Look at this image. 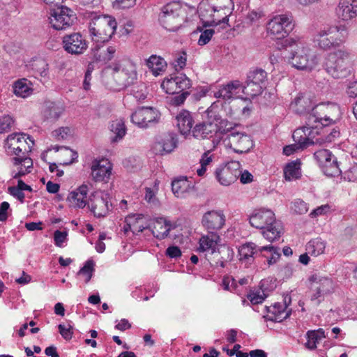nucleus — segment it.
Masks as SVG:
<instances>
[{
    "instance_id": "nucleus-53",
    "label": "nucleus",
    "mask_w": 357,
    "mask_h": 357,
    "mask_svg": "<svg viewBox=\"0 0 357 357\" xmlns=\"http://www.w3.org/2000/svg\"><path fill=\"white\" fill-rule=\"evenodd\" d=\"M132 94L134 98L137 100H144L147 96L146 87L144 86V84H140L139 86H135L132 89Z\"/></svg>"
},
{
    "instance_id": "nucleus-41",
    "label": "nucleus",
    "mask_w": 357,
    "mask_h": 357,
    "mask_svg": "<svg viewBox=\"0 0 357 357\" xmlns=\"http://www.w3.org/2000/svg\"><path fill=\"white\" fill-rule=\"evenodd\" d=\"M321 168L323 172L328 176H336L341 173L337 158L333 154L331 155V158L323 164Z\"/></svg>"
},
{
    "instance_id": "nucleus-47",
    "label": "nucleus",
    "mask_w": 357,
    "mask_h": 357,
    "mask_svg": "<svg viewBox=\"0 0 357 357\" xmlns=\"http://www.w3.org/2000/svg\"><path fill=\"white\" fill-rule=\"evenodd\" d=\"M266 297V295L264 294V291L261 289L252 291L248 295V298L253 305H257L263 303Z\"/></svg>"
},
{
    "instance_id": "nucleus-54",
    "label": "nucleus",
    "mask_w": 357,
    "mask_h": 357,
    "mask_svg": "<svg viewBox=\"0 0 357 357\" xmlns=\"http://www.w3.org/2000/svg\"><path fill=\"white\" fill-rule=\"evenodd\" d=\"M13 120L10 116H3L0 119V134L10 130Z\"/></svg>"
},
{
    "instance_id": "nucleus-22",
    "label": "nucleus",
    "mask_w": 357,
    "mask_h": 357,
    "mask_svg": "<svg viewBox=\"0 0 357 357\" xmlns=\"http://www.w3.org/2000/svg\"><path fill=\"white\" fill-rule=\"evenodd\" d=\"M176 135L168 132L160 136L155 142L153 150L155 154L163 155L172 152L177 146Z\"/></svg>"
},
{
    "instance_id": "nucleus-14",
    "label": "nucleus",
    "mask_w": 357,
    "mask_h": 357,
    "mask_svg": "<svg viewBox=\"0 0 357 357\" xmlns=\"http://www.w3.org/2000/svg\"><path fill=\"white\" fill-rule=\"evenodd\" d=\"M208 120L195 125L192 130V136L198 139H210L213 137L218 130V123L221 119L217 115L209 116Z\"/></svg>"
},
{
    "instance_id": "nucleus-63",
    "label": "nucleus",
    "mask_w": 357,
    "mask_h": 357,
    "mask_svg": "<svg viewBox=\"0 0 357 357\" xmlns=\"http://www.w3.org/2000/svg\"><path fill=\"white\" fill-rule=\"evenodd\" d=\"M330 210V206L328 204L322 205L314 209L310 214L312 218H315L319 215H324Z\"/></svg>"
},
{
    "instance_id": "nucleus-37",
    "label": "nucleus",
    "mask_w": 357,
    "mask_h": 357,
    "mask_svg": "<svg viewBox=\"0 0 357 357\" xmlns=\"http://www.w3.org/2000/svg\"><path fill=\"white\" fill-rule=\"evenodd\" d=\"M260 229L263 236L270 242L279 239L284 232L282 225H267V227Z\"/></svg>"
},
{
    "instance_id": "nucleus-39",
    "label": "nucleus",
    "mask_w": 357,
    "mask_h": 357,
    "mask_svg": "<svg viewBox=\"0 0 357 357\" xmlns=\"http://www.w3.org/2000/svg\"><path fill=\"white\" fill-rule=\"evenodd\" d=\"M219 238L218 236H204L199 239L200 252H210V255L217 250V240Z\"/></svg>"
},
{
    "instance_id": "nucleus-30",
    "label": "nucleus",
    "mask_w": 357,
    "mask_h": 357,
    "mask_svg": "<svg viewBox=\"0 0 357 357\" xmlns=\"http://www.w3.org/2000/svg\"><path fill=\"white\" fill-rule=\"evenodd\" d=\"M288 304L287 298H284L282 302L275 303L267 307L268 312L273 315L272 319L276 321H281L287 319L290 314V310H287Z\"/></svg>"
},
{
    "instance_id": "nucleus-44",
    "label": "nucleus",
    "mask_w": 357,
    "mask_h": 357,
    "mask_svg": "<svg viewBox=\"0 0 357 357\" xmlns=\"http://www.w3.org/2000/svg\"><path fill=\"white\" fill-rule=\"evenodd\" d=\"M225 215L222 211H209L202 217V223H225Z\"/></svg>"
},
{
    "instance_id": "nucleus-1",
    "label": "nucleus",
    "mask_w": 357,
    "mask_h": 357,
    "mask_svg": "<svg viewBox=\"0 0 357 357\" xmlns=\"http://www.w3.org/2000/svg\"><path fill=\"white\" fill-rule=\"evenodd\" d=\"M234 9L232 0H202L197 13L204 27L220 26L227 31L230 27L229 17Z\"/></svg>"
},
{
    "instance_id": "nucleus-52",
    "label": "nucleus",
    "mask_w": 357,
    "mask_h": 357,
    "mask_svg": "<svg viewBox=\"0 0 357 357\" xmlns=\"http://www.w3.org/2000/svg\"><path fill=\"white\" fill-rule=\"evenodd\" d=\"M291 208L298 214L305 213L309 209L307 204L300 199H296L292 203Z\"/></svg>"
},
{
    "instance_id": "nucleus-18",
    "label": "nucleus",
    "mask_w": 357,
    "mask_h": 357,
    "mask_svg": "<svg viewBox=\"0 0 357 357\" xmlns=\"http://www.w3.org/2000/svg\"><path fill=\"white\" fill-rule=\"evenodd\" d=\"M160 117L159 112L151 107L138 108L131 116L133 123L140 128H147L151 123L158 121Z\"/></svg>"
},
{
    "instance_id": "nucleus-36",
    "label": "nucleus",
    "mask_w": 357,
    "mask_h": 357,
    "mask_svg": "<svg viewBox=\"0 0 357 357\" xmlns=\"http://www.w3.org/2000/svg\"><path fill=\"white\" fill-rule=\"evenodd\" d=\"M64 111L63 107L58 103L47 102L43 109L44 116L50 121L58 119Z\"/></svg>"
},
{
    "instance_id": "nucleus-45",
    "label": "nucleus",
    "mask_w": 357,
    "mask_h": 357,
    "mask_svg": "<svg viewBox=\"0 0 357 357\" xmlns=\"http://www.w3.org/2000/svg\"><path fill=\"white\" fill-rule=\"evenodd\" d=\"M220 29L221 28L220 26H215L214 29H206L198 28L200 31V36L197 42L198 45L203 46L208 44L211 40L213 36L220 32Z\"/></svg>"
},
{
    "instance_id": "nucleus-58",
    "label": "nucleus",
    "mask_w": 357,
    "mask_h": 357,
    "mask_svg": "<svg viewBox=\"0 0 357 357\" xmlns=\"http://www.w3.org/2000/svg\"><path fill=\"white\" fill-rule=\"evenodd\" d=\"M59 333L61 335L63 339L66 340H70L73 337V328L72 326L68 325V327H66L63 324H59L58 326Z\"/></svg>"
},
{
    "instance_id": "nucleus-24",
    "label": "nucleus",
    "mask_w": 357,
    "mask_h": 357,
    "mask_svg": "<svg viewBox=\"0 0 357 357\" xmlns=\"http://www.w3.org/2000/svg\"><path fill=\"white\" fill-rule=\"evenodd\" d=\"M87 194L88 186L86 185H82L70 192L67 197L69 206L75 208H83L88 203L89 204Z\"/></svg>"
},
{
    "instance_id": "nucleus-29",
    "label": "nucleus",
    "mask_w": 357,
    "mask_h": 357,
    "mask_svg": "<svg viewBox=\"0 0 357 357\" xmlns=\"http://www.w3.org/2000/svg\"><path fill=\"white\" fill-rule=\"evenodd\" d=\"M290 107L299 114L307 113L312 109V101L308 96L302 93L298 94L291 102Z\"/></svg>"
},
{
    "instance_id": "nucleus-56",
    "label": "nucleus",
    "mask_w": 357,
    "mask_h": 357,
    "mask_svg": "<svg viewBox=\"0 0 357 357\" xmlns=\"http://www.w3.org/2000/svg\"><path fill=\"white\" fill-rule=\"evenodd\" d=\"M11 211L8 202H1L0 204V222L6 221L8 216L11 214Z\"/></svg>"
},
{
    "instance_id": "nucleus-50",
    "label": "nucleus",
    "mask_w": 357,
    "mask_h": 357,
    "mask_svg": "<svg viewBox=\"0 0 357 357\" xmlns=\"http://www.w3.org/2000/svg\"><path fill=\"white\" fill-rule=\"evenodd\" d=\"M13 164L15 165H22L26 170H30L32 167L33 162L31 158H27L24 155H21L20 156L15 157L13 158Z\"/></svg>"
},
{
    "instance_id": "nucleus-59",
    "label": "nucleus",
    "mask_w": 357,
    "mask_h": 357,
    "mask_svg": "<svg viewBox=\"0 0 357 357\" xmlns=\"http://www.w3.org/2000/svg\"><path fill=\"white\" fill-rule=\"evenodd\" d=\"M68 233L66 231H61L59 230H56L54 231V244L57 247H62L63 243L66 241L67 239Z\"/></svg>"
},
{
    "instance_id": "nucleus-33",
    "label": "nucleus",
    "mask_w": 357,
    "mask_h": 357,
    "mask_svg": "<svg viewBox=\"0 0 357 357\" xmlns=\"http://www.w3.org/2000/svg\"><path fill=\"white\" fill-rule=\"evenodd\" d=\"M13 87L15 95L21 98L29 96L33 91L31 82L25 78L15 82Z\"/></svg>"
},
{
    "instance_id": "nucleus-21",
    "label": "nucleus",
    "mask_w": 357,
    "mask_h": 357,
    "mask_svg": "<svg viewBox=\"0 0 357 357\" xmlns=\"http://www.w3.org/2000/svg\"><path fill=\"white\" fill-rule=\"evenodd\" d=\"M241 167L239 162L233 161L215 171V178L222 185H229L237 180L236 170Z\"/></svg>"
},
{
    "instance_id": "nucleus-46",
    "label": "nucleus",
    "mask_w": 357,
    "mask_h": 357,
    "mask_svg": "<svg viewBox=\"0 0 357 357\" xmlns=\"http://www.w3.org/2000/svg\"><path fill=\"white\" fill-rule=\"evenodd\" d=\"M211 256L208 257V260L213 266L225 267V262L227 261V259H225L221 255V252L216 250L214 252L211 253Z\"/></svg>"
},
{
    "instance_id": "nucleus-27",
    "label": "nucleus",
    "mask_w": 357,
    "mask_h": 357,
    "mask_svg": "<svg viewBox=\"0 0 357 357\" xmlns=\"http://www.w3.org/2000/svg\"><path fill=\"white\" fill-rule=\"evenodd\" d=\"M257 247L256 244L252 242L245 243L241 245L238 250L239 261L245 265L252 264L255 260V255L257 254Z\"/></svg>"
},
{
    "instance_id": "nucleus-40",
    "label": "nucleus",
    "mask_w": 357,
    "mask_h": 357,
    "mask_svg": "<svg viewBox=\"0 0 357 357\" xmlns=\"http://www.w3.org/2000/svg\"><path fill=\"white\" fill-rule=\"evenodd\" d=\"M326 243L321 238H317L310 241L306 245V251L312 256H319L324 252Z\"/></svg>"
},
{
    "instance_id": "nucleus-26",
    "label": "nucleus",
    "mask_w": 357,
    "mask_h": 357,
    "mask_svg": "<svg viewBox=\"0 0 357 357\" xmlns=\"http://www.w3.org/2000/svg\"><path fill=\"white\" fill-rule=\"evenodd\" d=\"M153 222V223H171V220L167 217L156 214L153 218L148 215H143L140 213H131L126 217L125 223H135V222Z\"/></svg>"
},
{
    "instance_id": "nucleus-38",
    "label": "nucleus",
    "mask_w": 357,
    "mask_h": 357,
    "mask_svg": "<svg viewBox=\"0 0 357 357\" xmlns=\"http://www.w3.org/2000/svg\"><path fill=\"white\" fill-rule=\"evenodd\" d=\"M146 65L155 76H158L162 72H164L167 66L164 59L156 55H151L147 59Z\"/></svg>"
},
{
    "instance_id": "nucleus-49",
    "label": "nucleus",
    "mask_w": 357,
    "mask_h": 357,
    "mask_svg": "<svg viewBox=\"0 0 357 357\" xmlns=\"http://www.w3.org/2000/svg\"><path fill=\"white\" fill-rule=\"evenodd\" d=\"M38 66L36 73L42 82H46L49 78L48 64L45 61L40 60L38 61Z\"/></svg>"
},
{
    "instance_id": "nucleus-23",
    "label": "nucleus",
    "mask_w": 357,
    "mask_h": 357,
    "mask_svg": "<svg viewBox=\"0 0 357 357\" xmlns=\"http://www.w3.org/2000/svg\"><path fill=\"white\" fill-rule=\"evenodd\" d=\"M243 86L240 82L236 80L221 86L218 91L215 92L214 96L225 100L237 98L241 97V93H243Z\"/></svg>"
},
{
    "instance_id": "nucleus-17",
    "label": "nucleus",
    "mask_w": 357,
    "mask_h": 357,
    "mask_svg": "<svg viewBox=\"0 0 357 357\" xmlns=\"http://www.w3.org/2000/svg\"><path fill=\"white\" fill-rule=\"evenodd\" d=\"M63 49L69 54L79 55L83 54L88 47L85 38L79 33L66 35L62 40Z\"/></svg>"
},
{
    "instance_id": "nucleus-4",
    "label": "nucleus",
    "mask_w": 357,
    "mask_h": 357,
    "mask_svg": "<svg viewBox=\"0 0 357 357\" xmlns=\"http://www.w3.org/2000/svg\"><path fill=\"white\" fill-rule=\"evenodd\" d=\"M352 54L349 50L338 49L325 56L323 67L333 78L340 79L349 75Z\"/></svg>"
},
{
    "instance_id": "nucleus-12",
    "label": "nucleus",
    "mask_w": 357,
    "mask_h": 357,
    "mask_svg": "<svg viewBox=\"0 0 357 357\" xmlns=\"http://www.w3.org/2000/svg\"><path fill=\"white\" fill-rule=\"evenodd\" d=\"M322 128L318 123H310L308 116L306 126L302 128L296 129L293 133V138L299 144L301 149L306 148L318 142V139L314 140V138L319 135V130Z\"/></svg>"
},
{
    "instance_id": "nucleus-13",
    "label": "nucleus",
    "mask_w": 357,
    "mask_h": 357,
    "mask_svg": "<svg viewBox=\"0 0 357 357\" xmlns=\"http://www.w3.org/2000/svg\"><path fill=\"white\" fill-rule=\"evenodd\" d=\"M292 17L289 15H278L267 24V31L270 35L280 39L286 37L293 29Z\"/></svg>"
},
{
    "instance_id": "nucleus-61",
    "label": "nucleus",
    "mask_w": 357,
    "mask_h": 357,
    "mask_svg": "<svg viewBox=\"0 0 357 357\" xmlns=\"http://www.w3.org/2000/svg\"><path fill=\"white\" fill-rule=\"evenodd\" d=\"M261 17V14L260 13L252 10L248 14L246 17V23L250 25L257 24Z\"/></svg>"
},
{
    "instance_id": "nucleus-31",
    "label": "nucleus",
    "mask_w": 357,
    "mask_h": 357,
    "mask_svg": "<svg viewBox=\"0 0 357 357\" xmlns=\"http://www.w3.org/2000/svg\"><path fill=\"white\" fill-rule=\"evenodd\" d=\"M177 126L182 135L192 132L194 123L191 114L186 110L181 112L176 116Z\"/></svg>"
},
{
    "instance_id": "nucleus-32",
    "label": "nucleus",
    "mask_w": 357,
    "mask_h": 357,
    "mask_svg": "<svg viewBox=\"0 0 357 357\" xmlns=\"http://www.w3.org/2000/svg\"><path fill=\"white\" fill-rule=\"evenodd\" d=\"M192 188V183L186 177L175 179L172 183V190L176 197H185V195L189 192Z\"/></svg>"
},
{
    "instance_id": "nucleus-60",
    "label": "nucleus",
    "mask_w": 357,
    "mask_h": 357,
    "mask_svg": "<svg viewBox=\"0 0 357 357\" xmlns=\"http://www.w3.org/2000/svg\"><path fill=\"white\" fill-rule=\"evenodd\" d=\"M53 136L58 140L66 139L70 134V129L68 127H62L55 130L52 132Z\"/></svg>"
},
{
    "instance_id": "nucleus-16",
    "label": "nucleus",
    "mask_w": 357,
    "mask_h": 357,
    "mask_svg": "<svg viewBox=\"0 0 357 357\" xmlns=\"http://www.w3.org/2000/svg\"><path fill=\"white\" fill-rule=\"evenodd\" d=\"M236 153H243L248 152L253 146L250 136L234 130L230 131L225 142Z\"/></svg>"
},
{
    "instance_id": "nucleus-6",
    "label": "nucleus",
    "mask_w": 357,
    "mask_h": 357,
    "mask_svg": "<svg viewBox=\"0 0 357 357\" xmlns=\"http://www.w3.org/2000/svg\"><path fill=\"white\" fill-rule=\"evenodd\" d=\"M117 27L114 18L108 15H95L89 24L91 40L96 43L107 42L114 35Z\"/></svg>"
},
{
    "instance_id": "nucleus-64",
    "label": "nucleus",
    "mask_w": 357,
    "mask_h": 357,
    "mask_svg": "<svg viewBox=\"0 0 357 357\" xmlns=\"http://www.w3.org/2000/svg\"><path fill=\"white\" fill-rule=\"evenodd\" d=\"M8 191L12 196L17 198L19 201H20L21 202H24V194L17 187H9Z\"/></svg>"
},
{
    "instance_id": "nucleus-28",
    "label": "nucleus",
    "mask_w": 357,
    "mask_h": 357,
    "mask_svg": "<svg viewBox=\"0 0 357 357\" xmlns=\"http://www.w3.org/2000/svg\"><path fill=\"white\" fill-rule=\"evenodd\" d=\"M309 280L312 284V287L315 289H319L324 295L330 294L333 289V282L328 278L314 274L310 278Z\"/></svg>"
},
{
    "instance_id": "nucleus-7",
    "label": "nucleus",
    "mask_w": 357,
    "mask_h": 357,
    "mask_svg": "<svg viewBox=\"0 0 357 357\" xmlns=\"http://www.w3.org/2000/svg\"><path fill=\"white\" fill-rule=\"evenodd\" d=\"M185 21L186 10L179 2L173 1L162 8L159 22L165 29L176 31Z\"/></svg>"
},
{
    "instance_id": "nucleus-3",
    "label": "nucleus",
    "mask_w": 357,
    "mask_h": 357,
    "mask_svg": "<svg viewBox=\"0 0 357 357\" xmlns=\"http://www.w3.org/2000/svg\"><path fill=\"white\" fill-rule=\"evenodd\" d=\"M347 38L344 26H326L318 30L312 38L315 46L319 50L328 51L336 49L344 44Z\"/></svg>"
},
{
    "instance_id": "nucleus-35",
    "label": "nucleus",
    "mask_w": 357,
    "mask_h": 357,
    "mask_svg": "<svg viewBox=\"0 0 357 357\" xmlns=\"http://www.w3.org/2000/svg\"><path fill=\"white\" fill-rule=\"evenodd\" d=\"M252 221L261 223H274L275 217L271 210L261 208L255 210L250 216V223H252Z\"/></svg>"
},
{
    "instance_id": "nucleus-57",
    "label": "nucleus",
    "mask_w": 357,
    "mask_h": 357,
    "mask_svg": "<svg viewBox=\"0 0 357 357\" xmlns=\"http://www.w3.org/2000/svg\"><path fill=\"white\" fill-rule=\"evenodd\" d=\"M237 178L240 179L242 183H248L252 181L253 176L248 170H241V167L236 170Z\"/></svg>"
},
{
    "instance_id": "nucleus-25",
    "label": "nucleus",
    "mask_w": 357,
    "mask_h": 357,
    "mask_svg": "<svg viewBox=\"0 0 357 357\" xmlns=\"http://www.w3.org/2000/svg\"><path fill=\"white\" fill-rule=\"evenodd\" d=\"M337 14L344 21H348L357 16V0H340Z\"/></svg>"
},
{
    "instance_id": "nucleus-42",
    "label": "nucleus",
    "mask_w": 357,
    "mask_h": 357,
    "mask_svg": "<svg viewBox=\"0 0 357 357\" xmlns=\"http://www.w3.org/2000/svg\"><path fill=\"white\" fill-rule=\"evenodd\" d=\"M111 132H112L115 136L112 139V142H117L121 139L126 133V128L124 121L123 119H116L111 122L109 126Z\"/></svg>"
},
{
    "instance_id": "nucleus-5",
    "label": "nucleus",
    "mask_w": 357,
    "mask_h": 357,
    "mask_svg": "<svg viewBox=\"0 0 357 357\" xmlns=\"http://www.w3.org/2000/svg\"><path fill=\"white\" fill-rule=\"evenodd\" d=\"M104 74L112 76L113 81H108L107 84L115 91L126 87L137 78L136 66L130 60L122 61L114 68H107Z\"/></svg>"
},
{
    "instance_id": "nucleus-11",
    "label": "nucleus",
    "mask_w": 357,
    "mask_h": 357,
    "mask_svg": "<svg viewBox=\"0 0 357 357\" xmlns=\"http://www.w3.org/2000/svg\"><path fill=\"white\" fill-rule=\"evenodd\" d=\"M267 73L262 69H255L249 72L246 85L243 86V93L254 97L263 91L266 86Z\"/></svg>"
},
{
    "instance_id": "nucleus-55",
    "label": "nucleus",
    "mask_w": 357,
    "mask_h": 357,
    "mask_svg": "<svg viewBox=\"0 0 357 357\" xmlns=\"http://www.w3.org/2000/svg\"><path fill=\"white\" fill-rule=\"evenodd\" d=\"M314 331H309L307 333V342L305 346L309 349H314L317 348V344L320 341L317 339Z\"/></svg>"
},
{
    "instance_id": "nucleus-9",
    "label": "nucleus",
    "mask_w": 357,
    "mask_h": 357,
    "mask_svg": "<svg viewBox=\"0 0 357 357\" xmlns=\"http://www.w3.org/2000/svg\"><path fill=\"white\" fill-rule=\"evenodd\" d=\"M76 15L70 8L61 6L50 10V24L55 30H66L75 23Z\"/></svg>"
},
{
    "instance_id": "nucleus-51",
    "label": "nucleus",
    "mask_w": 357,
    "mask_h": 357,
    "mask_svg": "<svg viewBox=\"0 0 357 357\" xmlns=\"http://www.w3.org/2000/svg\"><path fill=\"white\" fill-rule=\"evenodd\" d=\"M94 264L93 261H87L84 266L79 270V274L86 275L85 282H88L92 277V273L93 271Z\"/></svg>"
},
{
    "instance_id": "nucleus-19",
    "label": "nucleus",
    "mask_w": 357,
    "mask_h": 357,
    "mask_svg": "<svg viewBox=\"0 0 357 357\" xmlns=\"http://www.w3.org/2000/svg\"><path fill=\"white\" fill-rule=\"evenodd\" d=\"M109 196L105 192L99 191L93 194L89 204L94 216L100 218L108 213L112 207V205H109Z\"/></svg>"
},
{
    "instance_id": "nucleus-10",
    "label": "nucleus",
    "mask_w": 357,
    "mask_h": 357,
    "mask_svg": "<svg viewBox=\"0 0 357 357\" xmlns=\"http://www.w3.org/2000/svg\"><path fill=\"white\" fill-rule=\"evenodd\" d=\"M34 142L23 133H14L8 136L6 140V148L10 155L20 156L31 151Z\"/></svg>"
},
{
    "instance_id": "nucleus-8",
    "label": "nucleus",
    "mask_w": 357,
    "mask_h": 357,
    "mask_svg": "<svg viewBox=\"0 0 357 357\" xmlns=\"http://www.w3.org/2000/svg\"><path fill=\"white\" fill-rule=\"evenodd\" d=\"M342 117V112L338 105L335 103H320L313 107L309 114V122L318 123L321 127L336 123Z\"/></svg>"
},
{
    "instance_id": "nucleus-48",
    "label": "nucleus",
    "mask_w": 357,
    "mask_h": 357,
    "mask_svg": "<svg viewBox=\"0 0 357 357\" xmlns=\"http://www.w3.org/2000/svg\"><path fill=\"white\" fill-rule=\"evenodd\" d=\"M332 153L327 149H321L316 151L314 154L315 159L321 167L326 163L328 160L331 158Z\"/></svg>"
},
{
    "instance_id": "nucleus-15",
    "label": "nucleus",
    "mask_w": 357,
    "mask_h": 357,
    "mask_svg": "<svg viewBox=\"0 0 357 357\" xmlns=\"http://www.w3.org/2000/svg\"><path fill=\"white\" fill-rule=\"evenodd\" d=\"M112 165L105 158H96L91 164V177L95 182L107 183L112 175Z\"/></svg>"
},
{
    "instance_id": "nucleus-20",
    "label": "nucleus",
    "mask_w": 357,
    "mask_h": 357,
    "mask_svg": "<svg viewBox=\"0 0 357 357\" xmlns=\"http://www.w3.org/2000/svg\"><path fill=\"white\" fill-rule=\"evenodd\" d=\"M162 89L169 94L180 93L191 87V82L185 75L165 79L161 84Z\"/></svg>"
},
{
    "instance_id": "nucleus-2",
    "label": "nucleus",
    "mask_w": 357,
    "mask_h": 357,
    "mask_svg": "<svg viewBox=\"0 0 357 357\" xmlns=\"http://www.w3.org/2000/svg\"><path fill=\"white\" fill-rule=\"evenodd\" d=\"M289 44L291 49L288 59L294 68L310 72L318 66L319 56L312 52L306 42L291 38Z\"/></svg>"
},
{
    "instance_id": "nucleus-43",
    "label": "nucleus",
    "mask_w": 357,
    "mask_h": 357,
    "mask_svg": "<svg viewBox=\"0 0 357 357\" xmlns=\"http://www.w3.org/2000/svg\"><path fill=\"white\" fill-rule=\"evenodd\" d=\"M284 175L285 179L289 181L298 178L301 175L300 162L294 161L288 163L284 169Z\"/></svg>"
},
{
    "instance_id": "nucleus-62",
    "label": "nucleus",
    "mask_w": 357,
    "mask_h": 357,
    "mask_svg": "<svg viewBox=\"0 0 357 357\" xmlns=\"http://www.w3.org/2000/svg\"><path fill=\"white\" fill-rule=\"evenodd\" d=\"M115 52H116V49L112 46H109V47H107L106 50H102V53H103L104 54L103 55L100 54L99 56L97 58V59L103 60V61H109L113 58Z\"/></svg>"
},
{
    "instance_id": "nucleus-34",
    "label": "nucleus",
    "mask_w": 357,
    "mask_h": 357,
    "mask_svg": "<svg viewBox=\"0 0 357 357\" xmlns=\"http://www.w3.org/2000/svg\"><path fill=\"white\" fill-rule=\"evenodd\" d=\"M181 225H149L153 235L159 240L167 238L169 232L178 229Z\"/></svg>"
}]
</instances>
